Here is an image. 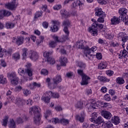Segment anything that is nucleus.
<instances>
[{
	"instance_id": "1",
	"label": "nucleus",
	"mask_w": 128,
	"mask_h": 128,
	"mask_svg": "<svg viewBox=\"0 0 128 128\" xmlns=\"http://www.w3.org/2000/svg\"><path fill=\"white\" fill-rule=\"evenodd\" d=\"M70 21L68 20H65L63 22V30L64 32H65L66 36L65 37H64V38L58 40V36L54 35L52 36V38L55 41L54 42H66V40H68V34H70V32L68 31V27L70 26Z\"/></svg>"
},
{
	"instance_id": "2",
	"label": "nucleus",
	"mask_w": 128,
	"mask_h": 128,
	"mask_svg": "<svg viewBox=\"0 0 128 128\" xmlns=\"http://www.w3.org/2000/svg\"><path fill=\"white\" fill-rule=\"evenodd\" d=\"M77 44L78 45V48H80L81 50L84 48V54L86 58H90V56H92L94 58H96V53L94 54L96 50V46L92 47L91 48H90L88 46L84 48V45L82 41L78 42Z\"/></svg>"
},
{
	"instance_id": "3",
	"label": "nucleus",
	"mask_w": 128,
	"mask_h": 128,
	"mask_svg": "<svg viewBox=\"0 0 128 128\" xmlns=\"http://www.w3.org/2000/svg\"><path fill=\"white\" fill-rule=\"evenodd\" d=\"M52 122L54 124H61L63 126H66L70 124V120L66 119L64 118H62L60 120L58 118H53L52 120H50V122Z\"/></svg>"
},
{
	"instance_id": "4",
	"label": "nucleus",
	"mask_w": 128,
	"mask_h": 128,
	"mask_svg": "<svg viewBox=\"0 0 128 128\" xmlns=\"http://www.w3.org/2000/svg\"><path fill=\"white\" fill-rule=\"evenodd\" d=\"M118 38L119 40H121L122 42V46L124 48V44L128 40V36L124 32H120L118 35Z\"/></svg>"
},
{
	"instance_id": "5",
	"label": "nucleus",
	"mask_w": 128,
	"mask_h": 128,
	"mask_svg": "<svg viewBox=\"0 0 128 128\" xmlns=\"http://www.w3.org/2000/svg\"><path fill=\"white\" fill-rule=\"evenodd\" d=\"M12 84H18V78L16 77V72H12L8 76Z\"/></svg>"
},
{
	"instance_id": "6",
	"label": "nucleus",
	"mask_w": 128,
	"mask_h": 128,
	"mask_svg": "<svg viewBox=\"0 0 128 128\" xmlns=\"http://www.w3.org/2000/svg\"><path fill=\"white\" fill-rule=\"evenodd\" d=\"M18 0H12L11 3L6 4V8L11 10H14L16 8V6H18Z\"/></svg>"
},
{
	"instance_id": "7",
	"label": "nucleus",
	"mask_w": 128,
	"mask_h": 128,
	"mask_svg": "<svg viewBox=\"0 0 128 128\" xmlns=\"http://www.w3.org/2000/svg\"><path fill=\"white\" fill-rule=\"evenodd\" d=\"M92 22L94 23L92 24V26L88 28V30L92 34V36H94V34H96V20L92 18Z\"/></svg>"
},
{
	"instance_id": "8",
	"label": "nucleus",
	"mask_w": 128,
	"mask_h": 128,
	"mask_svg": "<svg viewBox=\"0 0 128 128\" xmlns=\"http://www.w3.org/2000/svg\"><path fill=\"white\" fill-rule=\"evenodd\" d=\"M18 74L20 76H21L24 78V82L28 80V72H26V70L24 72V70L23 68H19L18 69Z\"/></svg>"
},
{
	"instance_id": "9",
	"label": "nucleus",
	"mask_w": 128,
	"mask_h": 128,
	"mask_svg": "<svg viewBox=\"0 0 128 128\" xmlns=\"http://www.w3.org/2000/svg\"><path fill=\"white\" fill-rule=\"evenodd\" d=\"M42 120V115L40 112H34V122L37 126H40Z\"/></svg>"
},
{
	"instance_id": "10",
	"label": "nucleus",
	"mask_w": 128,
	"mask_h": 128,
	"mask_svg": "<svg viewBox=\"0 0 128 128\" xmlns=\"http://www.w3.org/2000/svg\"><path fill=\"white\" fill-rule=\"evenodd\" d=\"M24 38L22 36H18L16 38H12V42L16 44L17 46H20L24 44Z\"/></svg>"
},
{
	"instance_id": "11",
	"label": "nucleus",
	"mask_w": 128,
	"mask_h": 128,
	"mask_svg": "<svg viewBox=\"0 0 128 128\" xmlns=\"http://www.w3.org/2000/svg\"><path fill=\"white\" fill-rule=\"evenodd\" d=\"M29 58L32 60L36 62L38 58V54L36 51L31 50L29 53Z\"/></svg>"
},
{
	"instance_id": "12",
	"label": "nucleus",
	"mask_w": 128,
	"mask_h": 128,
	"mask_svg": "<svg viewBox=\"0 0 128 128\" xmlns=\"http://www.w3.org/2000/svg\"><path fill=\"white\" fill-rule=\"evenodd\" d=\"M52 24H54V25L53 26L50 28V30L53 32H58V26H60V23L58 21L53 20Z\"/></svg>"
},
{
	"instance_id": "13",
	"label": "nucleus",
	"mask_w": 128,
	"mask_h": 128,
	"mask_svg": "<svg viewBox=\"0 0 128 128\" xmlns=\"http://www.w3.org/2000/svg\"><path fill=\"white\" fill-rule=\"evenodd\" d=\"M12 12L8 11L7 10H2L0 11V20L4 18V16H10Z\"/></svg>"
},
{
	"instance_id": "14",
	"label": "nucleus",
	"mask_w": 128,
	"mask_h": 128,
	"mask_svg": "<svg viewBox=\"0 0 128 128\" xmlns=\"http://www.w3.org/2000/svg\"><path fill=\"white\" fill-rule=\"evenodd\" d=\"M53 82L54 84H56V86H54L52 87V88H56V84H60V82H62V77L60 75H56L54 78H53Z\"/></svg>"
},
{
	"instance_id": "15",
	"label": "nucleus",
	"mask_w": 128,
	"mask_h": 128,
	"mask_svg": "<svg viewBox=\"0 0 128 128\" xmlns=\"http://www.w3.org/2000/svg\"><path fill=\"white\" fill-rule=\"evenodd\" d=\"M90 80V77L84 74L82 76V82H81L82 86H86L88 84V80Z\"/></svg>"
},
{
	"instance_id": "16",
	"label": "nucleus",
	"mask_w": 128,
	"mask_h": 128,
	"mask_svg": "<svg viewBox=\"0 0 128 128\" xmlns=\"http://www.w3.org/2000/svg\"><path fill=\"white\" fill-rule=\"evenodd\" d=\"M26 66L27 68V69H26V72H28V76H32V69L30 68V66H32V64L30 63H27Z\"/></svg>"
},
{
	"instance_id": "17",
	"label": "nucleus",
	"mask_w": 128,
	"mask_h": 128,
	"mask_svg": "<svg viewBox=\"0 0 128 128\" xmlns=\"http://www.w3.org/2000/svg\"><path fill=\"white\" fill-rule=\"evenodd\" d=\"M97 108L101 106V108H108V106H112L110 103L104 102H98L96 103Z\"/></svg>"
},
{
	"instance_id": "18",
	"label": "nucleus",
	"mask_w": 128,
	"mask_h": 128,
	"mask_svg": "<svg viewBox=\"0 0 128 128\" xmlns=\"http://www.w3.org/2000/svg\"><path fill=\"white\" fill-rule=\"evenodd\" d=\"M78 6H79L80 10H82V6H84V4H82V2H80V1L78 0L77 1L76 3H73L72 8H78Z\"/></svg>"
},
{
	"instance_id": "19",
	"label": "nucleus",
	"mask_w": 128,
	"mask_h": 128,
	"mask_svg": "<svg viewBox=\"0 0 128 128\" xmlns=\"http://www.w3.org/2000/svg\"><path fill=\"white\" fill-rule=\"evenodd\" d=\"M120 20V18L114 16L111 18V24H118Z\"/></svg>"
},
{
	"instance_id": "20",
	"label": "nucleus",
	"mask_w": 128,
	"mask_h": 128,
	"mask_svg": "<svg viewBox=\"0 0 128 128\" xmlns=\"http://www.w3.org/2000/svg\"><path fill=\"white\" fill-rule=\"evenodd\" d=\"M119 14L121 16V18H122L126 14V12H128V10L126 8H120L119 10Z\"/></svg>"
},
{
	"instance_id": "21",
	"label": "nucleus",
	"mask_w": 128,
	"mask_h": 128,
	"mask_svg": "<svg viewBox=\"0 0 128 128\" xmlns=\"http://www.w3.org/2000/svg\"><path fill=\"white\" fill-rule=\"evenodd\" d=\"M76 120L80 121V122H84V114H81L80 116L76 115Z\"/></svg>"
},
{
	"instance_id": "22",
	"label": "nucleus",
	"mask_w": 128,
	"mask_h": 128,
	"mask_svg": "<svg viewBox=\"0 0 128 128\" xmlns=\"http://www.w3.org/2000/svg\"><path fill=\"white\" fill-rule=\"evenodd\" d=\"M15 26H16L15 21L9 22L6 23V28H14Z\"/></svg>"
},
{
	"instance_id": "23",
	"label": "nucleus",
	"mask_w": 128,
	"mask_h": 128,
	"mask_svg": "<svg viewBox=\"0 0 128 128\" xmlns=\"http://www.w3.org/2000/svg\"><path fill=\"white\" fill-rule=\"evenodd\" d=\"M106 66H108V62L106 61L101 62L98 64V68L99 70H104V68H106Z\"/></svg>"
},
{
	"instance_id": "24",
	"label": "nucleus",
	"mask_w": 128,
	"mask_h": 128,
	"mask_svg": "<svg viewBox=\"0 0 128 128\" xmlns=\"http://www.w3.org/2000/svg\"><path fill=\"white\" fill-rule=\"evenodd\" d=\"M30 112H40V108L37 106H34L30 109Z\"/></svg>"
},
{
	"instance_id": "25",
	"label": "nucleus",
	"mask_w": 128,
	"mask_h": 128,
	"mask_svg": "<svg viewBox=\"0 0 128 128\" xmlns=\"http://www.w3.org/2000/svg\"><path fill=\"white\" fill-rule=\"evenodd\" d=\"M98 80L102 82H108L110 80V78L104 76H98Z\"/></svg>"
},
{
	"instance_id": "26",
	"label": "nucleus",
	"mask_w": 128,
	"mask_h": 128,
	"mask_svg": "<svg viewBox=\"0 0 128 128\" xmlns=\"http://www.w3.org/2000/svg\"><path fill=\"white\" fill-rule=\"evenodd\" d=\"M128 56V52L126 50H124L122 51H120L119 55L118 58L120 59L124 58H126Z\"/></svg>"
},
{
	"instance_id": "27",
	"label": "nucleus",
	"mask_w": 128,
	"mask_h": 128,
	"mask_svg": "<svg viewBox=\"0 0 128 128\" xmlns=\"http://www.w3.org/2000/svg\"><path fill=\"white\" fill-rule=\"evenodd\" d=\"M60 62L62 66H66V62H68V58L66 57L62 56L60 58Z\"/></svg>"
},
{
	"instance_id": "28",
	"label": "nucleus",
	"mask_w": 128,
	"mask_h": 128,
	"mask_svg": "<svg viewBox=\"0 0 128 128\" xmlns=\"http://www.w3.org/2000/svg\"><path fill=\"white\" fill-rule=\"evenodd\" d=\"M101 114L102 116L106 118V120H110V118H112V114L110 112H102Z\"/></svg>"
},
{
	"instance_id": "29",
	"label": "nucleus",
	"mask_w": 128,
	"mask_h": 128,
	"mask_svg": "<svg viewBox=\"0 0 128 128\" xmlns=\"http://www.w3.org/2000/svg\"><path fill=\"white\" fill-rule=\"evenodd\" d=\"M112 122L116 125L118 124H120V118L118 116H114V118H112Z\"/></svg>"
},
{
	"instance_id": "30",
	"label": "nucleus",
	"mask_w": 128,
	"mask_h": 128,
	"mask_svg": "<svg viewBox=\"0 0 128 128\" xmlns=\"http://www.w3.org/2000/svg\"><path fill=\"white\" fill-rule=\"evenodd\" d=\"M102 122H104V120L101 116H99L96 120V124H98V128H100V126H102Z\"/></svg>"
},
{
	"instance_id": "31",
	"label": "nucleus",
	"mask_w": 128,
	"mask_h": 128,
	"mask_svg": "<svg viewBox=\"0 0 128 128\" xmlns=\"http://www.w3.org/2000/svg\"><path fill=\"white\" fill-rule=\"evenodd\" d=\"M116 82L118 84H124V80L122 77H118L116 78Z\"/></svg>"
},
{
	"instance_id": "32",
	"label": "nucleus",
	"mask_w": 128,
	"mask_h": 128,
	"mask_svg": "<svg viewBox=\"0 0 128 128\" xmlns=\"http://www.w3.org/2000/svg\"><path fill=\"white\" fill-rule=\"evenodd\" d=\"M96 16H104V12H102L101 8H96Z\"/></svg>"
},
{
	"instance_id": "33",
	"label": "nucleus",
	"mask_w": 128,
	"mask_h": 128,
	"mask_svg": "<svg viewBox=\"0 0 128 128\" xmlns=\"http://www.w3.org/2000/svg\"><path fill=\"white\" fill-rule=\"evenodd\" d=\"M28 55V48H24L22 49V56L24 58H26Z\"/></svg>"
},
{
	"instance_id": "34",
	"label": "nucleus",
	"mask_w": 128,
	"mask_h": 128,
	"mask_svg": "<svg viewBox=\"0 0 128 128\" xmlns=\"http://www.w3.org/2000/svg\"><path fill=\"white\" fill-rule=\"evenodd\" d=\"M50 98L48 96H46V95L42 96V102H46L47 104L50 102Z\"/></svg>"
},
{
	"instance_id": "35",
	"label": "nucleus",
	"mask_w": 128,
	"mask_h": 128,
	"mask_svg": "<svg viewBox=\"0 0 128 128\" xmlns=\"http://www.w3.org/2000/svg\"><path fill=\"white\" fill-rule=\"evenodd\" d=\"M8 128H16V122H14V120L13 119H12L10 120V122L8 124Z\"/></svg>"
},
{
	"instance_id": "36",
	"label": "nucleus",
	"mask_w": 128,
	"mask_h": 128,
	"mask_svg": "<svg viewBox=\"0 0 128 128\" xmlns=\"http://www.w3.org/2000/svg\"><path fill=\"white\" fill-rule=\"evenodd\" d=\"M20 53H14L12 55V58L14 60H20Z\"/></svg>"
},
{
	"instance_id": "37",
	"label": "nucleus",
	"mask_w": 128,
	"mask_h": 128,
	"mask_svg": "<svg viewBox=\"0 0 128 128\" xmlns=\"http://www.w3.org/2000/svg\"><path fill=\"white\" fill-rule=\"evenodd\" d=\"M78 66L82 70H84L86 66V64L84 62H80L78 63Z\"/></svg>"
},
{
	"instance_id": "38",
	"label": "nucleus",
	"mask_w": 128,
	"mask_h": 128,
	"mask_svg": "<svg viewBox=\"0 0 128 128\" xmlns=\"http://www.w3.org/2000/svg\"><path fill=\"white\" fill-rule=\"evenodd\" d=\"M47 62L50 64H54L56 63V60H54V59L52 57L48 58L47 59Z\"/></svg>"
},
{
	"instance_id": "39",
	"label": "nucleus",
	"mask_w": 128,
	"mask_h": 128,
	"mask_svg": "<svg viewBox=\"0 0 128 128\" xmlns=\"http://www.w3.org/2000/svg\"><path fill=\"white\" fill-rule=\"evenodd\" d=\"M82 106H84V102H82V101L78 102L76 105V107L77 108H82Z\"/></svg>"
},
{
	"instance_id": "40",
	"label": "nucleus",
	"mask_w": 128,
	"mask_h": 128,
	"mask_svg": "<svg viewBox=\"0 0 128 128\" xmlns=\"http://www.w3.org/2000/svg\"><path fill=\"white\" fill-rule=\"evenodd\" d=\"M50 48H56V42L51 40L49 42Z\"/></svg>"
},
{
	"instance_id": "41",
	"label": "nucleus",
	"mask_w": 128,
	"mask_h": 128,
	"mask_svg": "<svg viewBox=\"0 0 128 128\" xmlns=\"http://www.w3.org/2000/svg\"><path fill=\"white\" fill-rule=\"evenodd\" d=\"M6 82V79L4 78V76L0 75V84H4Z\"/></svg>"
},
{
	"instance_id": "42",
	"label": "nucleus",
	"mask_w": 128,
	"mask_h": 128,
	"mask_svg": "<svg viewBox=\"0 0 128 128\" xmlns=\"http://www.w3.org/2000/svg\"><path fill=\"white\" fill-rule=\"evenodd\" d=\"M8 116H6V118L3 119L2 125L4 126H6V124H8Z\"/></svg>"
},
{
	"instance_id": "43",
	"label": "nucleus",
	"mask_w": 128,
	"mask_h": 128,
	"mask_svg": "<svg viewBox=\"0 0 128 128\" xmlns=\"http://www.w3.org/2000/svg\"><path fill=\"white\" fill-rule=\"evenodd\" d=\"M96 113H92V118L90 119V122H95L96 124Z\"/></svg>"
},
{
	"instance_id": "44",
	"label": "nucleus",
	"mask_w": 128,
	"mask_h": 128,
	"mask_svg": "<svg viewBox=\"0 0 128 128\" xmlns=\"http://www.w3.org/2000/svg\"><path fill=\"white\" fill-rule=\"evenodd\" d=\"M60 14L64 18H68V14H66V10H60Z\"/></svg>"
},
{
	"instance_id": "45",
	"label": "nucleus",
	"mask_w": 128,
	"mask_h": 128,
	"mask_svg": "<svg viewBox=\"0 0 128 128\" xmlns=\"http://www.w3.org/2000/svg\"><path fill=\"white\" fill-rule=\"evenodd\" d=\"M23 94L26 96L30 94V91L28 89H23Z\"/></svg>"
},
{
	"instance_id": "46",
	"label": "nucleus",
	"mask_w": 128,
	"mask_h": 128,
	"mask_svg": "<svg viewBox=\"0 0 128 128\" xmlns=\"http://www.w3.org/2000/svg\"><path fill=\"white\" fill-rule=\"evenodd\" d=\"M104 100L106 102H110L112 98H110V96L108 94H106L104 96Z\"/></svg>"
},
{
	"instance_id": "47",
	"label": "nucleus",
	"mask_w": 128,
	"mask_h": 128,
	"mask_svg": "<svg viewBox=\"0 0 128 128\" xmlns=\"http://www.w3.org/2000/svg\"><path fill=\"white\" fill-rule=\"evenodd\" d=\"M50 54H52V52H45L44 53V58H47V60L48 58H50Z\"/></svg>"
},
{
	"instance_id": "48",
	"label": "nucleus",
	"mask_w": 128,
	"mask_h": 128,
	"mask_svg": "<svg viewBox=\"0 0 128 128\" xmlns=\"http://www.w3.org/2000/svg\"><path fill=\"white\" fill-rule=\"evenodd\" d=\"M42 16V12H37L35 14L34 18H38L40 16Z\"/></svg>"
},
{
	"instance_id": "49",
	"label": "nucleus",
	"mask_w": 128,
	"mask_h": 128,
	"mask_svg": "<svg viewBox=\"0 0 128 128\" xmlns=\"http://www.w3.org/2000/svg\"><path fill=\"white\" fill-rule=\"evenodd\" d=\"M106 73L108 76H114V71L112 70H108L106 72Z\"/></svg>"
},
{
	"instance_id": "50",
	"label": "nucleus",
	"mask_w": 128,
	"mask_h": 128,
	"mask_svg": "<svg viewBox=\"0 0 128 128\" xmlns=\"http://www.w3.org/2000/svg\"><path fill=\"white\" fill-rule=\"evenodd\" d=\"M41 74L44 76H48V71L46 69H42L41 70Z\"/></svg>"
},
{
	"instance_id": "51",
	"label": "nucleus",
	"mask_w": 128,
	"mask_h": 128,
	"mask_svg": "<svg viewBox=\"0 0 128 128\" xmlns=\"http://www.w3.org/2000/svg\"><path fill=\"white\" fill-rule=\"evenodd\" d=\"M16 104L18 106L22 105V100L20 98H18L16 99Z\"/></svg>"
},
{
	"instance_id": "52",
	"label": "nucleus",
	"mask_w": 128,
	"mask_h": 128,
	"mask_svg": "<svg viewBox=\"0 0 128 128\" xmlns=\"http://www.w3.org/2000/svg\"><path fill=\"white\" fill-rule=\"evenodd\" d=\"M46 82L48 85V88H52V82H50V78H47L46 79Z\"/></svg>"
},
{
	"instance_id": "53",
	"label": "nucleus",
	"mask_w": 128,
	"mask_h": 128,
	"mask_svg": "<svg viewBox=\"0 0 128 128\" xmlns=\"http://www.w3.org/2000/svg\"><path fill=\"white\" fill-rule=\"evenodd\" d=\"M89 108H90L89 112H92V110H96V105L94 104H92L90 105Z\"/></svg>"
},
{
	"instance_id": "54",
	"label": "nucleus",
	"mask_w": 128,
	"mask_h": 128,
	"mask_svg": "<svg viewBox=\"0 0 128 128\" xmlns=\"http://www.w3.org/2000/svg\"><path fill=\"white\" fill-rule=\"evenodd\" d=\"M53 8L54 10H60V8H62V5H56L54 6H53Z\"/></svg>"
},
{
	"instance_id": "55",
	"label": "nucleus",
	"mask_w": 128,
	"mask_h": 128,
	"mask_svg": "<svg viewBox=\"0 0 128 128\" xmlns=\"http://www.w3.org/2000/svg\"><path fill=\"white\" fill-rule=\"evenodd\" d=\"M85 94L87 96H90V94H92V89H86V90Z\"/></svg>"
},
{
	"instance_id": "56",
	"label": "nucleus",
	"mask_w": 128,
	"mask_h": 128,
	"mask_svg": "<svg viewBox=\"0 0 128 128\" xmlns=\"http://www.w3.org/2000/svg\"><path fill=\"white\" fill-rule=\"evenodd\" d=\"M106 125V126H108V128H112V122L108 121L104 124Z\"/></svg>"
},
{
	"instance_id": "57",
	"label": "nucleus",
	"mask_w": 128,
	"mask_h": 128,
	"mask_svg": "<svg viewBox=\"0 0 128 128\" xmlns=\"http://www.w3.org/2000/svg\"><path fill=\"white\" fill-rule=\"evenodd\" d=\"M96 58L98 60H102V53H100V52L96 53Z\"/></svg>"
},
{
	"instance_id": "58",
	"label": "nucleus",
	"mask_w": 128,
	"mask_h": 128,
	"mask_svg": "<svg viewBox=\"0 0 128 128\" xmlns=\"http://www.w3.org/2000/svg\"><path fill=\"white\" fill-rule=\"evenodd\" d=\"M106 38H108V40H112V38H114V36H112V34H106Z\"/></svg>"
},
{
	"instance_id": "59",
	"label": "nucleus",
	"mask_w": 128,
	"mask_h": 128,
	"mask_svg": "<svg viewBox=\"0 0 128 128\" xmlns=\"http://www.w3.org/2000/svg\"><path fill=\"white\" fill-rule=\"evenodd\" d=\"M97 2H98V4H107L106 0H97Z\"/></svg>"
},
{
	"instance_id": "60",
	"label": "nucleus",
	"mask_w": 128,
	"mask_h": 128,
	"mask_svg": "<svg viewBox=\"0 0 128 128\" xmlns=\"http://www.w3.org/2000/svg\"><path fill=\"white\" fill-rule=\"evenodd\" d=\"M32 84L34 88H40V83L34 82Z\"/></svg>"
},
{
	"instance_id": "61",
	"label": "nucleus",
	"mask_w": 128,
	"mask_h": 128,
	"mask_svg": "<svg viewBox=\"0 0 128 128\" xmlns=\"http://www.w3.org/2000/svg\"><path fill=\"white\" fill-rule=\"evenodd\" d=\"M123 18V22H124L125 24H128V16H125L124 17H122Z\"/></svg>"
},
{
	"instance_id": "62",
	"label": "nucleus",
	"mask_w": 128,
	"mask_h": 128,
	"mask_svg": "<svg viewBox=\"0 0 128 128\" xmlns=\"http://www.w3.org/2000/svg\"><path fill=\"white\" fill-rule=\"evenodd\" d=\"M101 92H103L104 94H106L108 92V88H106V87L104 86L102 87L101 88Z\"/></svg>"
},
{
	"instance_id": "63",
	"label": "nucleus",
	"mask_w": 128,
	"mask_h": 128,
	"mask_svg": "<svg viewBox=\"0 0 128 128\" xmlns=\"http://www.w3.org/2000/svg\"><path fill=\"white\" fill-rule=\"evenodd\" d=\"M55 110L56 112H62V106H58L55 107Z\"/></svg>"
},
{
	"instance_id": "64",
	"label": "nucleus",
	"mask_w": 128,
	"mask_h": 128,
	"mask_svg": "<svg viewBox=\"0 0 128 128\" xmlns=\"http://www.w3.org/2000/svg\"><path fill=\"white\" fill-rule=\"evenodd\" d=\"M53 94L54 93H52V92L51 91H48L46 92V95L48 96L49 98H50V96H52Z\"/></svg>"
}]
</instances>
